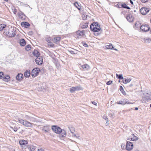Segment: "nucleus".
Listing matches in <instances>:
<instances>
[{
    "mask_svg": "<svg viewBox=\"0 0 151 151\" xmlns=\"http://www.w3.org/2000/svg\"><path fill=\"white\" fill-rule=\"evenodd\" d=\"M19 143L20 145H23L27 144L28 143V142L27 140L22 139L19 141Z\"/></svg>",
    "mask_w": 151,
    "mask_h": 151,
    "instance_id": "22",
    "label": "nucleus"
},
{
    "mask_svg": "<svg viewBox=\"0 0 151 151\" xmlns=\"http://www.w3.org/2000/svg\"><path fill=\"white\" fill-rule=\"evenodd\" d=\"M131 80V79L130 78L126 79L125 80H123V83L124 84H126L127 83L129 82Z\"/></svg>",
    "mask_w": 151,
    "mask_h": 151,
    "instance_id": "34",
    "label": "nucleus"
},
{
    "mask_svg": "<svg viewBox=\"0 0 151 151\" xmlns=\"http://www.w3.org/2000/svg\"><path fill=\"white\" fill-rule=\"evenodd\" d=\"M127 103V102L124 100H120L119 101V102H117L116 103V104H122L123 105Z\"/></svg>",
    "mask_w": 151,
    "mask_h": 151,
    "instance_id": "28",
    "label": "nucleus"
},
{
    "mask_svg": "<svg viewBox=\"0 0 151 151\" xmlns=\"http://www.w3.org/2000/svg\"><path fill=\"white\" fill-rule=\"evenodd\" d=\"M124 145H121V148H122V149H123V148H124Z\"/></svg>",
    "mask_w": 151,
    "mask_h": 151,
    "instance_id": "46",
    "label": "nucleus"
},
{
    "mask_svg": "<svg viewBox=\"0 0 151 151\" xmlns=\"http://www.w3.org/2000/svg\"><path fill=\"white\" fill-rule=\"evenodd\" d=\"M52 129L54 132L57 134H60L62 132V129L61 128L57 126H52Z\"/></svg>",
    "mask_w": 151,
    "mask_h": 151,
    "instance_id": "4",
    "label": "nucleus"
},
{
    "mask_svg": "<svg viewBox=\"0 0 151 151\" xmlns=\"http://www.w3.org/2000/svg\"><path fill=\"white\" fill-rule=\"evenodd\" d=\"M33 55L37 58L39 57L40 56V53L39 52L36 50H35L33 52Z\"/></svg>",
    "mask_w": 151,
    "mask_h": 151,
    "instance_id": "23",
    "label": "nucleus"
},
{
    "mask_svg": "<svg viewBox=\"0 0 151 151\" xmlns=\"http://www.w3.org/2000/svg\"><path fill=\"white\" fill-rule=\"evenodd\" d=\"M90 28L93 32H99L101 29L100 25L97 22L92 23L90 25Z\"/></svg>",
    "mask_w": 151,
    "mask_h": 151,
    "instance_id": "2",
    "label": "nucleus"
},
{
    "mask_svg": "<svg viewBox=\"0 0 151 151\" xmlns=\"http://www.w3.org/2000/svg\"><path fill=\"white\" fill-rule=\"evenodd\" d=\"M23 78V76L22 73H18L16 76V79L18 81H21Z\"/></svg>",
    "mask_w": 151,
    "mask_h": 151,
    "instance_id": "16",
    "label": "nucleus"
},
{
    "mask_svg": "<svg viewBox=\"0 0 151 151\" xmlns=\"http://www.w3.org/2000/svg\"><path fill=\"white\" fill-rule=\"evenodd\" d=\"M149 11V10L148 9L144 7L142 8L140 10L141 13L144 15L146 14Z\"/></svg>",
    "mask_w": 151,
    "mask_h": 151,
    "instance_id": "12",
    "label": "nucleus"
},
{
    "mask_svg": "<svg viewBox=\"0 0 151 151\" xmlns=\"http://www.w3.org/2000/svg\"><path fill=\"white\" fill-rule=\"evenodd\" d=\"M10 80V77L8 75H6L3 77V80L6 82L9 81Z\"/></svg>",
    "mask_w": 151,
    "mask_h": 151,
    "instance_id": "20",
    "label": "nucleus"
},
{
    "mask_svg": "<svg viewBox=\"0 0 151 151\" xmlns=\"http://www.w3.org/2000/svg\"><path fill=\"white\" fill-rule=\"evenodd\" d=\"M4 76V73L2 72H0V79H1Z\"/></svg>",
    "mask_w": 151,
    "mask_h": 151,
    "instance_id": "38",
    "label": "nucleus"
},
{
    "mask_svg": "<svg viewBox=\"0 0 151 151\" xmlns=\"http://www.w3.org/2000/svg\"><path fill=\"white\" fill-rule=\"evenodd\" d=\"M134 1V0H130V2L131 3V4H132V5L133 4V1Z\"/></svg>",
    "mask_w": 151,
    "mask_h": 151,
    "instance_id": "45",
    "label": "nucleus"
},
{
    "mask_svg": "<svg viewBox=\"0 0 151 151\" xmlns=\"http://www.w3.org/2000/svg\"><path fill=\"white\" fill-rule=\"evenodd\" d=\"M140 1L142 3H146L147 2L148 0H140Z\"/></svg>",
    "mask_w": 151,
    "mask_h": 151,
    "instance_id": "42",
    "label": "nucleus"
},
{
    "mask_svg": "<svg viewBox=\"0 0 151 151\" xmlns=\"http://www.w3.org/2000/svg\"><path fill=\"white\" fill-rule=\"evenodd\" d=\"M81 28L82 29H84L88 27V23L85 22L81 23L80 25Z\"/></svg>",
    "mask_w": 151,
    "mask_h": 151,
    "instance_id": "21",
    "label": "nucleus"
},
{
    "mask_svg": "<svg viewBox=\"0 0 151 151\" xmlns=\"http://www.w3.org/2000/svg\"><path fill=\"white\" fill-rule=\"evenodd\" d=\"M18 15L20 18L22 19H23V16H24V15L23 14L21 13H18Z\"/></svg>",
    "mask_w": 151,
    "mask_h": 151,
    "instance_id": "37",
    "label": "nucleus"
},
{
    "mask_svg": "<svg viewBox=\"0 0 151 151\" xmlns=\"http://www.w3.org/2000/svg\"><path fill=\"white\" fill-rule=\"evenodd\" d=\"M18 130V128L17 127H14V130L15 132H16Z\"/></svg>",
    "mask_w": 151,
    "mask_h": 151,
    "instance_id": "43",
    "label": "nucleus"
},
{
    "mask_svg": "<svg viewBox=\"0 0 151 151\" xmlns=\"http://www.w3.org/2000/svg\"><path fill=\"white\" fill-rule=\"evenodd\" d=\"M119 89L121 91V92L124 95H126V93L124 91L123 87L120 86H119Z\"/></svg>",
    "mask_w": 151,
    "mask_h": 151,
    "instance_id": "30",
    "label": "nucleus"
},
{
    "mask_svg": "<svg viewBox=\"0 0 151 151\" xmlns=\"http://www.w3.org/2000/svg\"><path fill=\"white\" fill-rule=\"evenodd\" d=\"M36 63L39 65H41L43 63V58L42 57H37L35 60Z\"/></svg>",
    "mask_w": 151,
    "mask_h": 151,
    "instance_id": "11",
    "label": "nucleus"
},
{
    "mask_svg": "<svg viewBox=\"0 0 151 151\" xmlns=\"http://www.w3.org/2000/svg\"><path fill=\"white\" fill-rule=\"evenodd\" d=\"M38 151H44L43 149H40L38 150Z\"/></svg>",
    "mask_w": 151,
    "mask_h": 151,
    "instance_id": "47",
    "label": "nucleus"
},
{
    "mask_svg": "<svg viewBox=\"0 0 151 151\" xmlns=\"http://www.w3.org/2000/svg\"><path fill=\"white\" fill-rule=\"evenodd\" d=\"M21 25L22 27L27 28L30 26V24L27 22H22L21 23Z\"/></svg>",
    "mask_w": 151,
    "mask_h": 151,
    "instance_id": "15",
    "label": "nucleus"
},
{
    "mask_svg": "<svg viewBox=\"0 0 151 151\" xmlns=\"http://www.w3.org/2000/svg\"><path fill=\"white\" fill-rule=\"evenodd\" d=\"M140 29L143 32H147L150 29V27L148 24H144L141 26Z\"/></svg>",
    "mask_w": 151,
    "mask_h": 151,
    "instance_id": "8",
    "label": "nucleus"
},
{
    "mask_svg": "<svg viewBox=\"0 0 151 151\" xmlns=\"http://www.w3.org/2000/svg\"><path fill=\"white\" fill-rule=\"evenodd\" d=\"M16 28L11 26H8L4 30V34L9 37H14L16 34Z\"/></svg>",
    "mask_w": 151,
    "mask_h": 151,
    "instance_id": "1",
    "label": "nucleus"
},
{
    "mask_svg": "<svg viewBox=\"0 0 151 151\" xmlns=\"http://www.w3.org/2000/svg\"><path fill=\"white\" fill-rule=\"evenodd\" d=\"M31 46L30 45H27L25 47V50L27 51L29 50H30L31 49Z\"/></svg>",
    "mask_w": 151,
    "mask_h": 151,
    "instance_id": "35",
    "label": "nucleus"
},
{
    "mask_svg": "<svg viewBox=\"0 0 151 151\" xmlns=\"http://www.w3.org/2000/svg\"><path fill=\"white\" fill-rule=\"evenodd\" d=\"M81 89V88L78 86L76 87H73L70 89V91L71 93H73L76 91L79 90Z\"/></svg>",
    "mask_w": 151,
    "mask_h": 151,
    "instance_id": "14",
    "label": "nucleus"
},
{
    "mask_svg": "<svg viewBox=\"0 0 151 151\" xmlns=\"http://www.w3.org/2000/svg\"><path fill=\"white\" fill-rule=\"evenodd\" d=\"M151 99L148 98V97H144L142 98V103H145L148 102Z\"/></svg>",
    "mask_w": 151,
    "mask_h": 151,
    "instance_id": "18",
    "label": "nucleus"
},
{
    "mask_svg": "<svg viewBox=\"0 0 151 151\" xmlns=\"http://www.w3.org/2000/svg\"><path fill=\"white\" fill-rule=\"evenodd\" d=\"M74 5L79 10H81V6L80 4L79 3L77 2H76L74 3Z\"/></svg>",
    "mask_w": 151,
    "mask_h": 151,
    "instance_id": "24",
    "label": "nucleus"
},
{
    "mask_svg": "<svg viewBox=\"0 0 151 151\" xmlns=\"http://www.w3.org/2000/svg\"><path fill=\"white\" fill-rule=\"evenodd\" d=\"M24 76L26 78H29L30 75V71L29 70H27L24 73Z\"/></svg>",
    "mask_w": 151,
    "mask_h": 151,
    "instance_id": "17",
    "label": "nucleus"
},
{
    "mask_svg": "<svg viewBox=\"0 0 151 151\" xmlns=\"http://www.w3.org/2000/svg\"><path fill=\"white\" fill-rule=\"evenodd\" d=\"M135 25L136 27H137V23H136L135 24Z\"/></svg>",
    "mask_w": 151,
    "mask_h": 151,
    "instance_id": "50",
    "label": "nucleus"
},
{
    "mask_svg": "<svg viewBox=\"0 0 151 151\" xmlns=\"http://www.w3.org/2000/svg\"><path fill=\"white\" fill-rule=\"evenodd\" d=\"M61 135L62 137H65L66 135V133L65 131H63L62 132H61Z\"/></svg>",
    "mask_w": 151,
    "mask_h": 151,
    "instance_id": "39",
    "label": "nucleus"
},
{
    "mask_svg": "<svg viewBox=\"0 0 151 151\" xmlns=\"http://www.w3.org/2000/svg\"><path fill=\"white\" fill-rule=\"evenodd\" d=\"M18 122L19 123L27 127L32 128V127L33 124V123H31L28 121H24L21 119H19Z\"/></svg>",
    "mask_w": 151,
    "mask_h": 151,
    "instance_id": "3",
    "label": "nucleus"
},
{
    "mask_svg": "<svg viewBox=\"0 0 151 151\" xmlns=\"http://www.w3.org/2000/svg\"><path fill=\"white\" fill-rule=\"evenodd\" d=\"M121 6L124 8H126L127 9H130V8L129 6H127V4L125 3H123L121 5Z\"/></svg>",
    "mask_w": 151,
    "mask_h": 151,
    "instance_id": "32",
    "label": "nucleus"
},
{
    "mask_svg": "<svg viewBox=\"0 0 151 151\" xmlns=\"http://www.w3.org/2000/svg\"><path fill=\"white\" fill-rule=\"evenodd\" d=\"M81 67L84 70H88L90 69V66L86 64L82 65Z\"/></svg>",
    "mask_w": 151,
    "mask_h": 151,
    "instance_id": "19",
    "label": "nucleus"
},
{
    "mask_svg": "<svg viewBox=\"0 0 151 151\" xmlns=\"http://www.w3.org/2000/svg\"><path fill=\"white\" fill-rule=\"evenodd\" d=\"M116 78H119V79H123L122 74L118 75V74L116 73Z\"/></svg>",
    "mask_w": 151,
    "mask_h": 151,
    "instance_id": "33",
    "label": "nucleus"
},
{
    "mask_svg": "<svg viewBox=\"0 0 151 151\" xmlns=\"http://www.w3.org/2000/svg\"><path fill=\"white\" fill-rule=\"evenodd\" d=\"M45 40L47 42V44L48 43L52 41L51 37L50 36H47L45 37Z\"/></svg>",
    "mask_w": 151,
    "mask_h": 151,
    "instance_id": "29",
    "label": "nucleus"
},
{
    "mask_svg": "<svg viewBox=\"0 0 151 151\" xmlns=\"http://www.w3.org/2000/svg\"><path fill=\"white\" fill-rule=\"evenodd\" d=\"M54 43H53L52 42V41L50 42L47 43V46L49 48H54L55 47V45L54 44Z\"/></svg>",
    "mask_w": 151,
    "mask_h": 151,
    "instance_id": "25",
    "label": "nucleus"
},
{
    "mask_svg": "<svg viewBox=\"0 0 151 151\" xmlns=\"http://www.w3.org/2000/svg\"><path fill=\"white\" fill-rule=\"evenodd\" d=\"M112 83V81H108L107 83H106V84L108 85H110L111 84V83Z\"/></svg>",
    "mask_w": 151,
    "mask_h": 151,
    "instance_id": "40",
    "label": "nucleus"
},
{
    "mask_svg": "<svg viewBox=\"0 0 151 151\" xmlns=\"http://www.w3.org/2000/svg\"><path fill=\"white\" fill-rule=\"evenodd\" d=\"M5 1H7L8 0H4Z\"/></svg>",
    "mask_w": 151,
    "mask_h": 151,
    "instance_id": "51",
    "label": "nucleus"
},
{
    "mask_svg": "<svg viewBox=\"0 0 151 151\" xmlns=\"http://www.w3.org/2000/svg\"><path fill=\"white\" fill-rule=\"evenodd\" d=\"M76 36L78 38H79L80 37H83L85 35V30H78L76 31Z\"/></svg>",
    "mask_w": 151,
    "mask_h": 151,
    "instance_id": "7",
    "label": "nucleus"
},
{
    "mask_svg": "<svg viewBox=\"0 0 151 151\" xmlns=\"http://www.w3.org/2000/svg\"><path fill=\"white\" fill-rule=\"evenodd\" d=\"M19 44L22 46H24L26 44L25 41L23 39H21L19 41Z\"/></svg>",
    "mask_w": 151,
    "mask_h": 151,
    "instance_id": "27",
    "label": "nucleus"
},
{
    "mask_svg": "<svg viewBox=\"0 0 151 151\" xmlns=\"http://www.w3.org/2000/svg\"><path fill=\"white\" fill-rule=\"evenodd\" d=\"M61 39L60 35H57L54 37L52 40L54 43L57 44L59 43Z\"/></svg>",
    "mask_w": 151,
    "mask_h": 151,
    "instance_id": "9",
    "label": "nucleus"
},
{
    "mask_svg": "<svg viewBox=\"0 0 151 151\" xmlns=\"http://www.w3.org/2000/svg\"><path fill=\"white\" fill-rule=\"evenodd\" d=\"M105 48L106 49L112 50V49H113L115 50H116V51H118L117 49H116V48H114L112 45L111 43H109L108 45H106L105 46Z\"/></svg>",
    "mask_w": 151,
    "mask_h": 151,
    "instance_id": "13",
    "label": "nucleus"
},
{
    "mask_svg": "<svg viewBox=\"0 0 151 151\" xmlns=\"http://www.w3.org/2000/svg\"><path fill=\"white\" fill-rule=\"evenodd\" d=\"M126 104H132V103H130V102H127V103Z\"/></svg>",
    "mask_w": 151,
    "mask_h": 151,
    "instance_id": "49",
    "label": "nucleus"
},
{
    "mask_svg": "<svg viewBox=\"0 0 151 151\" xmlns=\"http://www.w3.org/2000/svg\"><path fill=\"white\" fill-rule=\"evenodd\" d=\"M12 9L14 13V14H16L17 12V10L16 9L15 7L14 6H13L12 7Z\"/></svg>",
    "mask_w": 151,
    "mask_h": 151,
    "instance_id": "36",
    "label": "nucleus"
},
{
    "mask_svg": "<svg viewBox=\"0 0 151 151\" xmlns=\"http://www.w3.org/2000/svg\"><path fill=\"white\" fill-rule=\"evenodd\" d=\"M83 45L85 47H88V45L87 44V43H86V42H84V43L83 44Z\"/></svg>",
    "mask_w": 151,
    "mask_h": 151,
    "instance_id": "41",
    "label": "nucleus"
},
{
    "mask_svg": "<svg viewBox=\"0 0 151 151\" xmlns=\"http://www.w3.org/2000/svg\"><path fill=\"white\" fill-rule=\"evenodd\" d=\"M127 19L128 21L130 22H132L134 20L133 17L132 16H128L127 17Z\"/></svg>",
    "mask_w": 151,
    "mask_h": 151,
    "instance_id": "31",
    "label": "nucleus"
},
{
    "mask_svg": "<svg viewBox=\"0 0 151 151\" xmlns=\"http://www.w3.org/2000/svg\"><path fill=\"white\" fill-rule=\"evenodd\" d=\"M150 107L151 108V104H150Z\"/></svg>",
    "mask_w": 151,
    "mask_h": 151,
    "instance_id": "52",
    "label": "nucleus"
},
{
    "mask_svg": "<svg viewBox=\"0 0 151 151\" xmlns=\"http://www.w3.org/2000/svg\"><path fill=\"white\" fill-rule=\"evenodd\" d=\"M133 144L132 142L127 141L126 146V149L128 151H130L132 150L133 148Z\"/></svg>",
    "mask_w": 151,
    "mask_h": 151,
    "instance_id": "6",
    "label": "nucleus"
},
{
    "mask_svg": "<svg viewBox=\"0 0 151 151\" xmlns=\"http://www.w3.org/2000/svg\"><path fill=\"white\" fill-rule=\"evenodd\" d=\"M138 109L137 107H136L135 108V110H138Z\"/></svg>",
    "mask_w": 151,
    "mask_h": 151,
    "instance_id": "48",
    "label": "nucleus"
},
{
    "mask_svg": "<svg viewBox=\"0 0 151 151\" xmlns=\"http://www.w3.org/2000/svg\"><path fill=\"white\" fill-rule=\"evenodd\" d=\"M127 139L129 140L136 141L138 139V138L135 136L134 134H132L128 137Z\"/></svg>",
    "mask_w": 151,
    "mask_h": 151,
    "instance_id": "10",
    "label": "nucleus"
},
{
    "mask_svg": "<svg viewBox=\"0 0 151 151\" xmlns=\"http://www.w3.org/2000/svg\"><path fill=\"white\" fill-rule=\"evenodd\" d=\"M91 103L93 104H94V105H95V106H97V103L96 102H95L94 101H91Z\"/></svg>",
    "mask_w": 151,
    "mask_h": 151,
    "instance_id": "44",
    "label": "nucleus"
},
{
    "mask_svg": "<svg viewBox=\"0 0 151 151\" xmlns=\"http://www.w3.org/2000/svg\"><path fill=\"white\" fill-rule=\"evenodd\" d=\"M7 27L5 24H0V31H1L3 29L4 30V29H6Z\"/></svg>",
    "mask_w": 151,
    "mask_h": 151,
    "instance_id": "26",
    "label": "nucleus"
},
{
    "mask_svg": "<svg viewBox=\"0 0 151 151\" xmlns=\"http://www.w3.org/2000/svg\"><path fill=\"white\" fill-rule=\"evenodd\" d=\"M40 71L39 68H36L33 69L31 72V75L33 77H35L37 76Z\"/></svg>",
    "mask_w": 151,
    "mask_h": 151,
    "instance_id": "5",
    "label": "nucleus"
}]
</instances>
